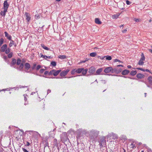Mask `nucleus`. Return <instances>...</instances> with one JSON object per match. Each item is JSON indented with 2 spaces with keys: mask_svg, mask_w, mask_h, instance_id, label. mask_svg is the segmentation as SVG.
Returning <instances> with one entry per match:
<instances>
[{
  "mask_svg": "<svg viewBox=\"0 0 152 152\" xmlns=\"http://www.w3.org/2000/svg\"><path fill=\"white\" fill-rule=\"evenodd\" d=\"M45 70V69H41L39 71V72L41 73H42Z\"/></svg>",
  "mask_w": 152,
  "mask_h": 152,
  "instance_id": "37998d69",
  "label": "nucleus"
},
{
  "mask_svg": "<svg viewBox=\"0 0 152 152\" xmlns=\"http://www.w3.org/2000/svg\"><path fill=\"white\" fill-rule=\"evenodd\" d=\"M5 37H7V38L9 40H11V37L6 32H4Z\"/></svg>",
  "mask_w": 152,
  "mask_h": 152,
  "instance_id": "f3484780",
  "label": "nucleus"
},
{
  "mask_svg": "<svg viewBox=\"0 0 152 152\" xmlns=\"http://www.w3.org/2000/svg\"><path fill=\"white\" fill-rule=\"evenodd\" d=\"M145 71H146V72H150L149 70L148 69H146L145 70Z\"/></svg>",
  "mask_w": 152,
  "mask_h": 152,
  "instance_id": "052dcab7",
  "label": "nucleus"
},
{
  "mask_svg": "<svg viewBox=\"0 0 152 152\" xmlns=\"http://www.w3.org/2000/svg\"><path fill=\"white\" fill-rule=\"evenodd\" d=\"M7 45L6 44L3 45L1 48V51L2 52L5 51V50L7 49Z\"/></svg>",
  "mask_w": 152,
  "mask_h": 152,
  "instance_id": "6e6552de",
  "label": "nucleus"
},
{
  "mask_svg": "<svg viewBox=\"0 0 152 152\" xmlns=\"http://www.w3.org/2000/svg\"><path fill=\"white\" fill-rule=\"evenodd\" d=\"M100 145H102V144L104 145L106 143V141L104 138H102V140L100 139Z\"/></svg>",
  "mask_w": 152,
  "mask_h": 152,
  "instance_id": "2eb2a0df",
  "label": "nucleus"
},
{
  "mask_svg": "<svg viewBox=\"0 0 152 152\" xmlns=\"http://www.w3.org/2000/svg\"><path fill=\"white\" fill-rule=\"evenodd\" d=\"M16 63V60L14 58H13L12 59V60L10 65L11 66L15 68H16V67H15V66Z\"/></svg>",
  "mask_w": 152,
  "mask_h": 152,
  "instance_id": "39448f33",
  "label": "nucleus"
},
{
  "mask_svg": "<svg viewBox=\"0 0 152 152\" xmlns=\"http://www.w3.org/2000/svg\"><path fill=\"white\" fill-rule=\"evenodd\" d=\"M143 61H143L141 60H140L138 62V64L139 65H143L144 63Z\"/></svg>",
  "mask_w": 152,
  "mask_h": 152,
  "instance_id": "cd10ccee",
  "label": "nucleus"
},
{
  "mask_svg": "<svg viewBox=\"0 0 152 152\" xmlns=\"http://www.w3.org/2000/svg\"><path fill=\"white\" fill-rule=\"evenodd\" d=\"M41 66L39 65H38L37 66L36 69V70H39L40 68H41Z\"/></svg>",
  "mask_w": 152,
  "mask_h": 152,
  "instance_id": "ea45409f",
  "label": "nucleus"
},
{
  "mask_svg": "<svg viewBox=\"0 0 152 152\" xmlns=\"http://www.w3.org/2000/svg\"><path fill=\"white\" fill-rule=\"evenodd\" d=\"M4 39L3 38H1L0 39V47H1L3 43Z\"/></svg>",
  "mask_w": 152,
  "mask_h": 152,
  "instance_id": "c756f323",
  "label": "nucleus"
},
{
  "mask_svg": "<svg viewBox=\"0 0 152 152\" xmlns=\"http://www.w3.org/2000/svg\"><path fill=\"white\" fill-rule=\"evenodd\" d=\"M126 31H127L125 29V30H124L122 31L123 33H125L126 32Z\"/></svg>",
  "mask_w": 152,
  "mask_h": 152,
  "instance_id": "bf43d9fd",
  "label": "nucleus"
},
{
  "mask_svg": "<svg viewBox=\"0 0 152 152\" xmlns=\"http://www.w3.org/2000/svg\"><path fill=\"white\" fill-rule=\"evenodd\" d=\"M118 137V136L116 134H114L113 136V138H114V139H115L116 138H117Z\"/></svg>",
  "mask_w": 152,
  "mask_h": 152,
  "instance_id": "de8ad7c7",
  "label": "nucleus"
},
{
  "mask_svg": "<svg viewBox=\"0 0 152 152\" xmlns=\"http://www.w3.org/2000/svg\"><path fill=\"white\" fill-rule=\"evenodd\" d=\"M141 56L143 57H145L144 54L143 53H142Z\"/></svg>",
  "mask_w": 152,
  "mask_h": 152,
  "instance_id": "0e129e2a",
  "label": "nucleus"
},
{
  "mask_svg": "<svg viewBox=\"0 0 152 152\" xmlns=\"http://www.w3.org/2000/svg\"><path fill=\"white\" fill-rule=\"evenodd\" d=\"M137 77L138 78L142 79L144 77V75L141 73H138L137 75Z\"/></svg>",
  "mask_w": 152,
  "mask_h": 152,
  "instance_id": "ddd939ff",
  "label": "nucleus"
},
{
  "mask_svg": "<svg viewBox=\"0 0 152 152\" xmlns=\"http://www.w3.org/2000/svg\"><path fill=\"white\" fill-rule=\"evenodd\" d=\"M13 53L12 52L10 53L8 55V57L9 58H11L12 56Z\"/></svg>",
  "mask_w": 152,
  "mask_h": 152,
  "instance_id": "2f4dec72",
  "label": "nucleus"
},
{
  "mask_svg": "<svg viewBox=\"0 0 152 152\" xmlns=\"http://www.w3.org/2000/svg\"><path fill=\"white\" fill-rule=\"evenodd\" d=\"M149 51L152 53V50L151 49H149Z\"/></svg>",
  "mask_w": 152,
  "mask_h": 152,
  "instance_id": "69168bd1",
  "label": "nucleus"
},
{
  "mask_svg": "<svg viewBox=\"0 0 152 152\" xmlns=\"http://www.w3.org/2000/svg\"><path fill=\"white\" fill-rule=\"evenodd\" d=\"M137 72L136 71H132L130 73V74L134 76L135 75Z\"/></svg>",
  "mask_w": 152,
  "mask_h": 152,
  "instance_id": "393cba45",
  "label": "nucleus"
},
{
  "mask_svg": "<svg viewBox=\"0 0 152 152\" xmlns=\"http://www.w3.org/2000/svg\"><path fill=\"white\" fill-rule=\"evenodd\" d=\"M54 76H57L61 71V70H56L55 69H54Z\"/></svg>",
  "mask_w": 152,
  "mask_h": 152,
  "instance_id": "4468645a",
  "label": "nucleus"
},
{
  "mask_svg": "<svg viewBox=\"0 0 152 152\" xmlns=\"http://www.w3.org/2000/svg\"><path fill=\"white\" fill-rule=\"evenodd\" d=\"M148 80L149 83L152 85V77L150 76L148 77Z\"/></svg>",
  "mask_w": 152,
  "mask_h": 152,
  "instance_id": "aec40b11",
  "label": "nucleus"
},
{
  "mask_svg": "<svg viewBox=\"0 0 152 152\" xmlns=\"http://www.w3.org/2000/svg\"><path fill=\"white\" fill-rule=\"evenodd\" d=\"M103 70L102 68H100L98 69L96 72V74H95V75H100V73L102 72Z\"/></svg>",
  "mask_w": 152,
  "mask_h": 152,
  "instance_id": "f8f14e48",
  "label": "nucleus"
},
{
  "mask_svg": "<svg viewBox=\"0 0 152 152\" xmlns=\"http://www.w3.org/2000/svg\"><path fill=\"white\" fill-rule=\"evenodd\" d=\"M75 69V71L76 72V73H77V69Z\"/></svg>",
  "mask_w": 152,
  "mask_h": 152,
  "instance_id": "338daca9",
  "label": "nucleus"
},
{
  "mask_svg": "<svg viewBox=\"0 0 152 152\" xmlns=\"http://www.w3.org/2000/svg\"><path fill=\"white\" fill-rule=\"evenodd\" d=\"M81 131L83 133H84V134H86V131L85 130H83V131Z\"/></svg>",
  "mask_w": 152,
  "mask_h": 152,
  "instance_id": "4d7b16f0",
  "label": "nucleus"
},
{
  "mask_svg": "<svg viewBox=\"0 0 152 152\" xmlns=\"http://www.w3.org/2000/svg\"><path fill=\"white\" fill-rule=\"evenodd\" d=\"M129 73V70L125 69L123 70L121 73L122 75H126L128 74Z\"/></svg>",
  "mask_w": 152,
  "mask_h": 152,
  "instance_id": "9b49d317",
  "label": "nucleus"
},
{
  "mask_svg": "<svg viewBox=\"0 0 152 152\" xmlns=\"http://www.w3.org/2000/svg\"><path fill=\"white\" fill-rule=\"evenodd\" d=\"M95 70V68L94 67H91L89 69L88 72L89 73L93 74Z\"/></svg>",
  "mask_w": 152,
  "mask_h": 152,
  "instance_id": "1a4fd4ad",
  "label": "nucleus"
},
{
  "mask_svg": "<svg viewBox=\"0 0 152 152\" xmlns=\"http://www.w3.org/2000/svg\"><path fill=\"white\" fill-rule=\"evenodd\" d=\"M36 66V64H33V66L31 67V68L32 70H34Z\"/></svg>",
  "mask_w": 152,
  "mask_h": 152,
  "instance_id": "58836bf2",
  "label": "nucleus"
},
{
  "mask_svg": "<svg viewBox=\"0 0 152 152\" xmlns=\"http://www.w3.org/2000/svg\"><path fill=\"white\" fill-rule=\"evenodd\" d=\"M27 143L26 144V146H29L30 145V143L29 142H27Z\"/></svg>",
  "mask_w": 152,
  "mask_h": 152,
  "instance_id": "5fc2aeb1",
  "label": "nucleus"
},
{
  "mask_svg": "<svg viewBox=\"0 0 152 152\" xmlns=\"http://www.w3.org/2000/svg\"><path fill=\"white\" fill-rule=\"evenodd\" d=\"M16 64L18 66L20 65L19 66H18L16 67V69L18 70H21L23 69L24 65L22 63H21V60L19 58L18 59Z\"/></svg>",
  "mask_w": 152,
  "mask_h": 152,
  "instance_id": "f03ea898",
  "label": "nucleus"
},
{
  "mask_svg": "<svg viewBox=\"0 0 152 152\" xmlns=\"http://www.w3.org/2000/svg\"><path fill=\"white\" fill-rule=\"evenodd\" d=\"M23 151L24 152H28L26 149L24 148H22Z\"/></svg>",
  "mask_w": 152,
  "mask_h": 152,
  "instance_id": "8fccbe9b",
  "label": "nucleus"
},
{
  "mask_svg": "<svg viewBox=\"0 0 152 152\" xmlns=\"http://www.w3.org/2000/svg\"><path fill=\"white\" fill-rule=\"evenodd\" d=\"M5 52L6 54H8L10 51V49L9 48H8L6 50H5Z\"/></svg>",
  "mask_w": 152,
  "mask_h": 152,
  "instance_id": "c9c22d12",
  "label": "nucleus"
},
{
  "mask_svg": "<svg viewBox=\"0 0 152 152\" xmlns=\"http://www.w3.org/2000/svg\"><path fill=\"white\" fill-rule=\"evenodd\" d=\"M49 73V72L48 71H45L44 72V75H46Z\"/></svg>",
  "mask_w": 152,
  "mask_h": 152,
  "instance_id": "603ef678",
  "label": "nucleus"
},
{
  "mask_svg": "<svg viewBox=\"0 0 152 152\" xmlns=\"http://www.w3.org/2000/svg\"><path fill=\"white\" fill-rule=\"evenodd\" d=\"M8 8H4V11L6 13L7 12V9Z\"/></svg>",
  "mask_w": 152,
  "mask_h": 152,
  "instance_id": "864d4df0",
  "label": "nucleus"
},
{
  "mask_svg": "<svg viewBox=\"0 0 152 152\" xmlns=\"http://www.w3.org/2000/svg\"><path fill=\"white\" fill-rule=\"evenodd\" d=\"M1 14L2 16H4L5 15L6 13L4 11H1Z\"/></svg>",
  "mask_w": 152,
  "mask_h": 152,
  "instance_id": "4c0bfd02",
  "label": "nucleus"
},
{
  "mask_svg": "<svg viewBox=\"0 0 152 152\" xmlns=\"http://www.w3.org/2000/svg\"><path fill=\"white\" fill-rule=\"evenodd\" d=\"M122 66V67H123V65H118L117 66V67H119V66Z\"/></svg>",
  "mask_w": 152,
  "mask_h": 152,
  "instance_id": "e2e57ef3",
  "label": "nucleus"
},
{
  "mask_svg": "<svg viewBox=\"0 0 152 152\" xmlns=\"http://www.w3.org/2000/svg\"><path fill=\"white\" fill-rule=\"evenodd\" d=\"M83 69V68H78L77 69V73H80L81 72H82V70Z\"/></svg>",
  "mask_w": 152,
  "mask_h": 152,
  "instance_id": "bb28decb",
  "label": "nucleus"
},
{
  "mask_svg": "<svg viewBox=\"0 0 152 152\" xmlns=\"http://www.w3.org/2000/svg\"><path fill=\"white\" fill-rule=\"evenodd\" d=\"M131 3V2L130 1H128V0L126 1V4L127 5H129Z\"/></svg>",
  "mask_w": 152,
  "mask_h": 152,
  "instance_id": "49530a36",
  "label": "nucleus"
},
{
  "mask_svg": "<svg viewBox=\"0 0 152 152\" xmlns=\"http://www.w3.org/2000/svg\"><path fill=\"white\" fill-rule=\"evenodd\" d=\"M51 64L53 66H55L56 65V63L55 61H52L51 63Z\"/></svg>",
  "mask_w": 152,
  "mask_h": 152,
  "instance_id": "7c9ffc66",
  "label": "nucleus"
},
{
  "mask_svg": "<svg viewBox=\"0 0 152 152\" xmlns=\"http://www.w3.org/2000/svg\"><path fill=\"white\" fill-rule=\"evenodd\" d=\"M24 96V100L25 101H26V100H27V98H26V95H23Z\"/></svg>",
  "mask_w": 152,
  "mask_h": 152,
  "instance_id": "6e6d98bb",
  "label": "nucleus"
},
{
  "mask_svg": "<svg viewBox=\"0 0 152 152\" xmlns=\"http://www.w3.org/2000/svg\"><path fill=\"white\" fill-rule=\"evenodd\" d=\"M41 45L42 47L44 49L47 50H49V49L48 48V47L45 46L43 44H41Z\"/></svg>",
  "mask_w": 152,
  "mask_h": 152,
  "instance_id": "4be33fe9",
  "label": "nucleus"
},
{
  "mask_svg": "<svg viewBox=\"0 0 152 152\" xmlns=\"http://www.w3.org/2000/svg\"><path fill=\"white\" fill-rule=\"evenodd\" d=\"M25 16L26 17V20H27L28 22L31 19L30 14L26 12L25 14Z\"/></svg>",
  "mask_w": 152,
  "mask_h": 152,
  "instance_id": "9d476101",
  "label": "nucleus"
},
{
  "mask_svg": "<svg viewBox=\"0 0 152 152\" xmlns=\"http://www.w3.org/2000/svg\"><path fill=\"white\" fill-rule=\"evenodd\" d=\"M95 22L96 23L98 24H100L102 23V22L98 18H96L95 19Z\"/></svg>",
  "mask_w": 152,
  "mask_h": 152,
  "instance_id": "dca6fc26",
  "label": "nucleus"
},
{
  "mask_svg": "<svg viewBox=\"0 0 152 152\" xmlns=\"http://www.w3.org/2000/svg\"><path fill=\"white\" fill-rule=\"evenodd\" d=\"M30 67V65L29 64L26 63L25 64V71L26 72H28V71Z\"/></svg>",
  "mask_w": 152,
  "mask_h": 152,
  "instance_id": "423d86ee",
  "label": "nucleus"
},
{
  "mask_svg": "<svg viewBox=\"0 0 152 152\" xmlns=\"http://www.w3.org/2000/svg\"><path fill=\"white\" fill-rule=\"evenodd\" d=\"M69 71V70L68 69H67L66 70H64L60 73V75L61 77L65 76L67 74Z\"/></svg>",
  "mask_w": 152,
  "mask_h": 152,
  "instance_id": "20e7f679",
  "label": "nucleus"
},
{
  "mask_svg": "<svg viewBox=\"0 0 152 152\" xmlns=\"http://www.w3.org/2000/svg\"><path fill=\"white\" fill-rule=\"evenodd\" d=\"M9 4H8L7 1H5L4 3V8H8Z\"/></svg>",
  "mask_w": 152,
  "mask_h": 152,
  "instance_id": "a211bd4d",
  "label": "nucleus"
},
{
  "mask_svg": "<svg viewBox=\"0 0 152 152\" xmlns=\"http://www.w3.org/2000/svg\"><path fill=\"white\" fill-rule=\"evenodd\" d=\"M96 55V53L93 52L91 53L90 55V56L91 57H95Z\"/></svg>",
  "mask_w": 152,
  "mask_h": 152,
  "instance_id": "c85d7f7f",
  "label": "nucleus"
},
{
  "mask_svg": "<svg viewBox=\"0 0 152 152\" xmlns=\"http://www.w3.org/2000/svg\"><path fill=\"white\" fill-rule=\"evenodd\" d=\"M122 69H118V68H115L113 69L112 72H115L116 73H118L121 72Z\"/></svg>",
  "mask_w": 152,
  "mask_h": 152,
  "instance_id": "0eeeda50",
  "label": "nucleus"
},
{
  "mask_svg": "<svg viewBox=\"0 0 152 152\" xmlns=\"http://www.w3.org/2000/svg\"><path fill=\"white\" fill-rule=\"evenodd\" d=\"M76 73V72L75 71V69H72L71 72V74L72 75H74Z\"/></svg>",
  "mask_w": 152,
  "mask_h": 152,
  "instance_id": "e433bc0d",
  "label": "nucleus"
},
{
  "mask_svg": "<svg viewBox=\"0 0 152 152\" xmlns=\"http://www.w3.org/2000/svg\"><path fill=\"white\" fill-rule=\"evenodd\" d=\"M35 18L36 19H38L40 18V15L39 14H37L35 15Z\"/></svg>",
  "mask_w": 152,
  "mask_h": 152,
  "instance_id": "473e14b6",
  "label": "nucleus"
},
{
  "mask_svg": "<svg viewBox=\"0 0 152 152\" xmlns=\"http://www.w3.org/2000/svg\"><path fill=\"white\" fill-rule=\"evenodd\" d=\"M134 20L137 22H138L139 21V20L138 19H136V18H134Z\"/></svg>",
  "mask_w": 152,
  "mask_h": 152,
  "instance_id": "a18cd8bd",
  "label": "nucleus"
},
{
  "mask_svg": "<svg viewBox=\"0 0 152 152\" xmlns=\"http://www.w3.org/2000/svg\"><path fill=\"white\" fill-rule=\"evenodd\" d=\"M40 55H41V57H42L44 58V56L42 54H41H41Z\"/></svg>",
  "mask_w": 152,
  "mask_h": 152,
  "instance_id": "774afa93",
  "label": "nucleus"
},
{
  "mask_svg": "<svg viewBox=\"0 0 152 152\" xmlns=\"http://www.w3.org/2000/svg\"><path fill=\"white\" fill-rule=\"evenodd\" d=\"M130 146H132V148H134V147H135V146H134V145L133 143H132L131 145H130Z\"/></svg>",
  "mask_w": 152,
  "mask_h": 152,
  "instance_id": "3c124183",
  "label": "nucleus"
},
{
  "mask_svg": "<svg viewBox=\"0 0 152 152\" xmlns=\"http://www.w3.org/2000/svg\"><path fill=\"white\" fill-rule=\"evenodd\" d=\"M10 42L9 44V46L10 47H11L13 45H14V42L12 40H10Z\"/></svg>",
  "mask_w": 152,
  "mask_h": 152,
  "instance_id": "a878e982",
  "label": "nucleus"
},
{
  "mask_svg": "<svg viewBox=\"0 0 152 152\" xmlns=\"http://www.w3.org/2000/svg\"><path fill=\"white\" fill-rule=\"evenodd\" d=\"M114 62H121V61L119 60L118 59H115L114 60Z\"/></svg>",
  "mask_w": 152,
  "mask_h": 152,
  "instance_id": "c03bdc74",
  "label": "nucleus"
},
{
  "mask_svg": "<svg viewBox=\"0 0 152 152\" xmlns=\"http://www.w3.org/2000/svg\"><path fill=\"white\" fill-rule=\"evenodd\" d=\"M54 69H53L52 70H51L49 72V75H54Z\"/></svg>",
  "mask_w": 152,
  "mask_h": 152,
  "instance_id": "72a5a7b5",
  "label": "nucleus"
},
{
  "mask_svg": "<svg viewBox=\"0 0 152 152\" xmlns=\"http://www.w3.org/2000/svg\"><path fill=\"white\" fill-rule=\"evenodd\" d=\"M99 132L96 130H92L89 133L90 138L91 139H94L96 138L99 134Z\"/></svg>",
  "mask_w": 152,
  "mask_h": 152,
  "instance_id": "f257e3e1",
  "label": "nucleus"
},
{
  "mask_svg": "<svg viewBox=\"0 0 152 152\" xmlns=\"http://www.w3.org/2000/svg\"><path fill=\"white\" fill-rule=\"evenodd\" d=\"M51 92V90H49V89H48L47 91V94H48V93H50Z\"/></svg>",
  "mask_w": 152,
  "mask_h": 152,
  "instance_id": "13d9d810",
  "label": "nucleus"
},
{
  "mask_svg": "<svg viewBox=\"0 0 152 152\" xmlns=\"http://www.w3.org/2000/svg\"><path fill=\"white\" fill-rule=\"evenodd\" d=\"M136 69H138V70H140L142 71H145V69H142V68H136Z\"/></svg>",
  "mask_w": 152,
  "mask_h": 152,
  "instance_id": "a19ab883",
  "label": "nucleus"
},
{
  "mask_svg": "<svg viewBox=\"0 0 152 152\" xmlns=\"http://www.w3.org/2000/svg\"><path fill=\"white\" fill-rule=\"evenodd\" d=\"M120 15V14L118 13V14L113 15H112V18L113 19H116Z\"/></svg>",
  "mask_w": 152,
  "mask_h": 152,
  "instance_id": "6ab92c4d",
  "label": "nucleus"
},
{
  "mask_svg": "<svg viewBox=\"0 0 152 152\" xmlns=\"http://www.w3.org/2000/svg\"><path fill=\"white\" fill-rule=\"evenodd\" d=\"M52 58V57L51 56H44V58L45 59H46L48 58Z\"/></svg>",
  "mask_w": 152,
  "mask_h": 152,
  "instance_id": "f704fd0d",
  "label": "nucleus"
},
{
  "mask_svg": "<svg viewBox=\"0 0 152 152\" xmlns=\"http://www.w3.org/2000/svg\"><path fill=\"white\" fill-rule=\"evenodd\" d=\"M113 70V69L111 67H106L104 70V72L106 73H109L111 72L112 73H114L112 72Z\"/></svg>",
  "mask_w": 152,
  "mask_h": 152,
  "instance_id": "7ed1b4c3",
  "label": "nucleus"
},
{
  "mask_svg": "<svg viewBox=\"0 0 152 152\" xmlns=\"http://www.w3.org/2000/svg\"><path fill=\"white\" fill-rule=\"evenodd\" d=\"M88 70L87 69H83V70H82V72H81L83 75H85L87 73Z\"/></svg>",
  "mask_w": 152,
  "mask_h": 152,
  "instance_id": "412c9836",
  "label": "nucleus"
},
{
  "mask_svg": "<svg viewBox=\"0 0 152 152\" xmlns=\"http://www.w3.org/2000/svg\"><path fill=\"white\" fill-rule=\"evenodd\" d=\"M127 67L129 68H130L132 67V66H131L130 65H128L127 66Z\"/></svg>",
  "mask_w": 152,
  "mask_h": 152,
  "instance_id": "680f3d73",
  "label": "nucleus"
},
{
  "mask_svg": "<svg viewBox=\"0 0 152 152\" xmlns=\"http://www.w3.org/2000/svg\"><path fill=\"white\" fill-rule=\"evenodd\" d=\"M3 58L5 61H6L7 59V57L6 56H4Z\"/></svg>",
  "mask_w": 152,
  "mask_h": 152,
  "instance_id": "79ce46f5",
  "label": "nucleus"
},
{
  "mask_svg": "<svg viewBox=\"0 0 152 152\" xmlns=\"http://www.w3.org/2000/svg\"><path fill=\"white\" fill-rule=\"evenodd\" d=\"M58 57L61 59H64L66 58V56L65 55H59Z\"/></svg>",
  "mask_w": 152,
  "mask_h": 152,
  "instance_id": "b1692460",
  "label": "nucleus"
},
{
  "mask_svg": "<svg viewBox=\"0 0 152 152\" xmlns=\"http://www.w3.org/2000/svg\"><path fill=\"white\" fill-rule=\"evenodd\" d=\"M105 58L107 60H110L112 59V57L111 56H104V58Z\"/></svg>",
  "mask_w": 152,
  "mask_h": 152,
  "instance_id": "5701e85b",
  "label": "nucleus"
},
{
  "mask_svg": "<svg viewBox=\"0 0 152 152\" xmlns=\"http://www.w3.org/2000/svg\"><path fill=\"white\" fill-rule=\"evenodd\" d=\"M140 60H142V61H144L145 60V57H142Z\"/></svg>",
  "mask_w": 152,
  "mask_h": 152,
  "instance_id": "09e8293b",
  "label": "nucleus"
}]
</instances>
